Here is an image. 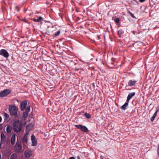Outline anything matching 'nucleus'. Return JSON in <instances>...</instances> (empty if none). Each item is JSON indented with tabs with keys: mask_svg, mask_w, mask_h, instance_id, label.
Wrapping results in <instances>:
<instances>
[{
	"mask_svg": "<svg viewBox=\"0 0 159 159\" xmlns=\"http://www.w3.org/2000/svg\"><path fill=\"white\" fill-rule=\"evenodd\" d=\"M137 81L134 80H129L128 82V86H134Z\"/></svg>",
	"mask_w": 159,
	"mask_h": 159,
	"instance_id": "12",
	"label": "nucleus"
},
{
	"mask_svg": "<svg viewBox=\"0 0 159 159\" xmlns=\"http://www.w3.org/2000/svg\"><path fill=\"white\" fill-rule=\"evenodd\" d=\"M11 90L10 89H4L0 92V97H4L10 94Z\"/></svg>",
	"mask_w": 159,
	"mask_h": 159,
	"instance_id": "6",
	"label": "nucleus"
},
{
	"mask_svg": "<svg viewBox=\"0 0 159 159\" xmlns=\"http://www.w3.org/2000/svg\"><path fill=\"white\" fill-rule=\"evenodd\" d=\"M124 33V31L122 29H120L117 31V34L119 37H121Z\"/></svg>",
	"mask_w": 159,
	"mask_h": 159,
	"instance_id": "16",
	"label": "nucleus"
},
{
	"mask_svg": "<svg viewBox=\"0 0 159 159\" xmlns=\"http://www.w3.org/2000/svg\"><path fill=\"white\" fill-rule=\"evenodd\" d=\"M0 55L5 58H7L9 56V54L6 50L2 49L0 50Z\"/></svg>",
	"mask_w": 159,
	"mask_h": 159,
	"instance_id": "8",
	"label": "nucleus"
},
{
	"mask_svg": "<svg viewBox=\"0 0 159 159\" xmlns=\"http://www.w3.org/2000/svg\"><path fill=\"white\" fill-rule=\"evenodd\" d=\"M60 33V31L59 30L57 31L54 34V37H56L57 36H58Z\"/></svg>",
	"mask_w": 159,
	"mask_h": 159,
	"instance_id": "25",
	"label": "nucleus"
},
{
	"mask_svg": "<svg viewBox=\"0 0 159 159\" xmlns=\"http://www.w3.org/2000/svg\"><path fill=\"white\" fill-rule=\"evenodd\" d=\"M37 22H39L43 20V18L42 17L39 16L37 19H36Z\"/></svg>",
	"mask_w": 159,
	"mask_h": 159,
	"instance_id": "24",
	"label": "nucleus"
},
{
	"mask_svg": "<svg viewBox=\"0 0 159 159\" xmlns=\"http://www.w3.org/2000/svg\"><path fill=\"white\" fill-rule=\"evenodd\" d=\"M25 155L26 157L29 158L32 154V151L30 150H26L25 152Z\"/></svg>",
	"mask_w": 159,
	"mask_h": 159,
	"instance_id": "11",
	"label": "nucleus"
},
{
	"mask_svg": "<svg viewBox=\"0 0 159 159\" xmlns=\"http://www.w3.org/2000/svg\"><path fill=\"white\" fill-rule=\"evenodd\" d=\"M1 142L2 144L7 145L10 143V140L8 139H6L3 133L2 132L1 134Z\"/></svg>",
	"mask_w": 159,
	"mask_h": 159,
	"instance_id": "4",
	"label": "nucleus"
},
{
	"mask_svg": "<svg viewBox=\"0 0 159 159\" xmlns=\"http://www.w3.org/2000/svg\"><path fill=\"white\" fill-rule=\"evenodd\" d=\"M114 20L115 21L116 25H120V24L119 23V22L120 20L119 18H117L115 20Z\"/></svg>",
	"mask_w": 159,
	"mask_h": 159,
	"instance_id": "22",
	"label": "nucleus"
},
{
	"mask_svg": "<svg viewBox=\"0 0 159 159\" xmlns=\"http://www.w3.org/2000/svg\"><path fill=\"white\" fill-rule=\"evenodd\" d=\"M135 2V0H134V1H131V2Z\"/></svg>",
	"mask_w": 159,
	"mask_h": 159,
	"instance_id": "36",
	"label": "nucleus"
},
{
	"mask_svg": "<svg viewBox=\"0 0 159 159\" xmlns=\"http://www.w3.org/2000/svg\"><path fill=\"white\" fill-rule=\"evenodd\" d=\"M30 135L29 132L26 131L25 134L21 138V142L22 143L24 149H25L27 148L28 139Z\"/></svg>",
	"mask_w": 159,
	"mask_h": 159,
	"instance_id": "2",
	"label": "nucleus"
},
{
	"mask_svg": "<svg viewBox=\"0 0 159 159\" xmlns=\"http://www.w3.org/2000/svg\"><path fill=\"white\" fill-rule=\"evenodd\" d=\"M2 124H0V130L2 129Z\"/></svg>",
	"mask_w": 159,
	"mask_h": 159,
	"instance_id": "32",
	"label": "nucleus"
},
{
	"mask_svg": "<svg viewBox=\"0 0 159 159\" xmlns=\"http://www.w3.org/2000/svg\"><path fill=\"white\" fill-rule=\"evenodd\" d=\"M84 116L87 119H89L91 117V115L90 114L87 112H85L84 113Z\"/></svg>",
	"mask_w": 159,
	"mask_h": 159,
	"instance_id": "23",
	"label": "nucleus"
},
{
	"mask_svg": "<svg viewBox=\"0 0 159 159\" xmlns=\"http://www.w3.org/2000/svg\"><path fill=\"white\" fill-rule=\"evenodd\" d=\"M2 115L4 117V119H11V118H9V115L6 112H4L2 114Z\"/></svg>",
	"mask_w": 159,
	"mask_h": 159,
	"instance_id": "18",
	"label": "nucleus"
},
{
	"mask_svg": "<svg viewBox=\"0 0 159 159\" xmlns=\"http://www.w3.org/2000/svg\"><path fill=\"white\" fill-rule=\"evenodd\" d=\"M50 33V31L48 30L46 31L45 32V34H49Z\"/></svg>",
	"mask_w": 159,
	"mask_h": 159,
	"instance_id": "29",
	"label": "nucleus"
},
{
	"mask_svg": "<svg viewBox=\"0 0 159 159\" xmlns=\"http://www.w3.org/2000/svg\"><path fill=\"white\" fill-rule=\"evenodd\" d=\"M31 140L32 142V146H35L37 144V139L34 134H33L31 136Z\"/></svg>",
	"mask_w": 159,
	"mask_h": 159,
	"instance_id": "9",
	"label": "nucleus"
},
{
	"mask_svg": "<svg viewBox=\"0 0 159 159\" xmlns=\"http://www.w3.org/2000/svg\"><path fill=\"white\" fill-rule=\"evenodd\" d=\"M8 111L11 117L13 119H25L28 116V112L30 111V106L27 107L25 109V111L21 116L19 112H18V108L15 105L11 104L8 106Z\"/></svg>",
	"mask_w": 159,
	"mask_h": 159,
	"instance_id": "1",
	"label": "nucleus"
},
{
	"mask_svg": "<svg viewBox=\"0 0 159 159\" xmlns=\"http://www.w3.org/2000/svg\"><path fill=\"white\" fill-rule=\"evenodd\" d=\"M21 120L20 121L17 120L13 123V129L16 132H20L22 129V121Z\"/></svg>",
	"mask_w": 159,
	"mask_h": 159,
	"instance_id": "3",
	"label": "nucleus"
},
{
	"mask_svg": "<svg viewBox=\"0 0 159 159\" xmlns=\"http://www.w3.org/2000/svg\"><path fill=\"white\" fill-rule=\"evenodd\" d=\"M0 119H2V118L0 116Z\"/></svg>",
	"mask_w": 159,
	"mask_h": 159,
	"instance_id": "37",
	"label": "nucleus"
},
{
	"mask_svg": "<svg viewBox=\"0 0 159 159\" xmlns=\"http://www.w3.org/2000/svg\"><path fill=\"white\" fill-rule=\"evenodd\" d=\"M146 0H139V1L141 2H144Z\"/></svg>",
	"mask_w": 159,
	"mask_h": 159,
	"instance_id": "30",
	"label": "nucleus"
},
{
	"mask_svg": "<svg viewBox=\"0 0 159 159\" xmlns=\"http://www.w3.org/2000/svg\"><path fill=\"white\" fill-rule=\"evenodd\" d=\"M25 19H23L22 20V21H24L25 22Z\"/></svg>",
	"mask_w": 159,
	"mask_h": 159,
	"instance_id": "35",
	"label": "nucleus"
},
{
	"mask_svg": "<svg viewBox=\"0 0 159 159\" xmlns=\"http://www.w3.org/2000/svg\"><path fill=\"white\" fill-rule=\"evenodd\" d=\"M128 13L131 16V17L134 18H136L134 16V14H132L131 12H130V11L128 12Z\"/></svg>",
	"mask_w": 159,
	"mask_h": 159,
	"instance_id": "26",
	"label": "nucleus"
},
{
	"mask_svg": "<svg viewBox=\"0 0 159 159\" xmlns=\"http://www.w3.org/2000/svg\"><path fill=\"white\" fill-rule=\"evenodd\" d=\"M75 157H70V158L69 159H75Z\"/></svg>",
	"mask_w": 159,
	"mask_h": 159,
	"instance_id": "31",
	"label": "nucleus"
},
{
	"mask_svg": "<svg viewBox=\"0 0 159 159\" xmlns=\"http://www.w3.org/2000/svg\"><path fill=\"white\" fill-rule=\"evenodd\" d=\"M2 120H0V122H1Z\"/></svg>",
	"mask_w": 159,
	"mask_h": 159,
	"instance_id": "39",
	"label": "nucleus"
},
{
	"mask_svg": "<svg viewBox=\"0 0 159 159\" xmlns=\"http://www.w3.org/2000/svg\"><path fill=\"white\" fill-rule=\"evenodd\" d=\"M16 135L15 134H12L11 140V143L12 145H14L15 143Z\"/></svg>",
	"mask_w": 159,
	"mask_h": 159,
	"instance_id": "14",
	"label": "nucleus"
},
{
	"mask_svg": "<svg viewBox=\"0 0 159 159\" xmlns=\"http://www.w3.org/2000/svg\"><path fill=\"white\" fill-rule=\"evenodd\" d=\"M129 102L127 101L126 100V101L125 103L120 107V109L121 110H125L126 109L127 107L128 106Z\"/></svg>",
	"mask_w": 159,
	"mask_h": 159,
	"instance_id": "15",
	"label": "nucleus"
},
{
	"mask_svg": "<svg viewBox=\"0 0 159 159\" xmlns=\"http://www.w3.org/2000/svg\"><path fill=\"white\" fill-rule=\"evenodd\" d=\"M75 126L77 129H80L83 132H87L89 131L88 128L85 126L82 125H75Z\"/></svg>",
	"mask_w": 159,
	"mask_h": 159,
	"instance_id": "7",
	"label": "nucleus"
},
{
	"mask_svg": "<svg viewBox=\"0 0 159 159\" xmlns=\"http://www.w3.org/2000/svg\"><path fill=\"white\" fill-rule=\"evenodd\" d=\"M33 127V125L32 124H30L28 125L26 127V131L29 132V131Z\"/></svg>",
	"mask_w": 159,
	"mask_h": 159,
	"instance_id": "19",
	"label": "nucleus"
},
{
	"mask_svg": "<svg viewBox=\"0 0 159 159\" xmlns=\"http://www.w3.org/2000/svg\"><path fill=\"white\" fill-rule=\"evenodd\" d=\"M12 129V128L11 126L10 125H8L6 128V131L8 133H10L11 132Z\"/></svg>",
	"mask_w": 159,
	"mask_h": 159,
	"instance_id": "20",
	"label": "nucleus"
},
{
	"mask_svg": "<svg viewBox=\"0 0 159 159\" xmlns=\"http://www.w3.org/2000/svg\"><path fill=\"white\" fill-rule=\"evenodd\" d=\"M159 110V107H157L156 109V112H155L152 116L151 118L150 119H154L157 116V112Z\"/></svg>",
	"mask_w": 159,
	"mask_h": 159,
	"instance_id": "17",
	"label": "nucleus"
},
{
	"mask_svg": "<svg viewBox=\"0 0 159 159\" xmlns=\"http://www.w3.org/2000/svg\"><path fill=\"white\" fill-rule=\"evenodd\" d=\"M15 151L17 152H23L24 149H22V145L20 143L17 142L14 147Z\"/></svg>",
	"mask_w": 159,
	"mask_h": 159,
	"instance_id": "5",
	"label": "nucleus"
},
{
	"mask_svg": "<svg viewBox=\"0 0 159 159\" xmlns=\"http://www.w3.org/2000/svg\"><path fill=\"white\" fill-rule=\"evenodd\" d=\"M77 159H80V157L79 156H77Z\"/></svg>",
	"mask_w": 159,
	"mask_h": 159,
	"instance_id": "33",
	"label": "nucleus"
},
{
	"mask_svg": "<svg viewBox=\"0 0 159 159\" xmlns=\"http://www.w3.org/2000/svg\"><path fill=\"white\" fill-rule=\"evenodd\" d=\"M135 94V92H133L130 93L128 95L127 99L126 100L127 101L129 102V101L131 99V98L134 96Z\"/></svg>",
	"mask_w": 159,
	"mask_h": 159,
	"instance_id": "13",
	"label": "nucleus"
},
{
	"mask_svg": "<svg viewBox=\"0 0 159 159\" xmlns=\"http://www.w3.org/2000/svg\"><path fill=\"white\" fill-rule=\"evenodd\" d=\"M27 105V102L26 100L23 101L20 103V108L21 111H23Z\"/></svg>",
	"mask_w": 159,
	"mask_h": 159,
	"instance_id": "10",
	"label": "nucleus"
},
{
	"mask_svg": "<svg viewBox=\"0 0 159 159\" xmlns=\"http://www.w3.org/2000/svg\"><path fill=\"white\" fill-rule=\"evenodd\" d=\"M17 154L16 153H13L11 155L10 159H17Z\"/></svg>",
	"mask_w": 159,
	"mask_h": 159,
	"instance_id": "21",
	"label": "nucleus"
},
{
	"mask_svg": "<svg viewBox=\"0 0 159 159\" xmlns=\"http://www.w3.org/2000/svg\"><path fill=\"white\" fill-rule=\"evenodd\" d=\"M151 120V122H153L154 120Z\"/></svg>",
	"mask_w": 159,
	"mask_h": 159,
	"instance_id": "38",
	"label": "nucleus"
},
{
	"mask_svg": "<svg viewBox=\"0 0 159 159\" xmlns=\"http://www.w3.org/2000/svg\"><path fill=\"white\" fill-rule=\"evenodd\" d=\"M98 39H100V36H99V35H98Z\"/></svg>",
	"mask_w": 159,
	"mask_h": 159,
	"instance_id": "34",
	"label": "nucleus"
},
{
	"mask_svg": "<svg viewBox=\"0 0 159 159\" xmlns=\"http://www.w3.org/2000/svg\"><path fill=\"white\" fill-rule=\"evenodd\" d=\"M34 22H37V19L35 18H34L32 19Z\"/></svg>",
	"mask_w": 159,
	"mask_h": 159,
	"instance_id": "28",
	"label": "nucleus"
},
{
	"mask_svg": "<svg viewBox=\"0 0 159 159\" xmlns=\"http://www.w3.org/2000/svg\"><path fill=\"white\" fill-rule=\"evenodd\" d=\"M157 153L158 156H159V144L157 148Z\"/></svg>",
	"mask_w": 159,
	"mask_h": 159,
	"instance_id": "27",
	"label": "nucleus"
}]
</instances>
